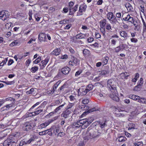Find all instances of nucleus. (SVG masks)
<instances>
[{
	"label": "nucleus",
	"instance_id": "nucleus-1",
	"mask_svg": "<svg viewBox=\"0 0 146 146\" xmlns=\"http://www.w3.org/2000/svg\"><path fill=\"white\" fill-rule=\"evenodd\" d=\"M98 132L96 131V130L94 128H92L89 127L87 129L86 132V135L84 138L86 141L92 139H94L98 137L99 134Z\"/></svg>",
	"mask_w": 146,
	"mask_h": 146
},
{
	"label": "nucleus",
	"instance_id": "nucleus-2",
	"mask_svg": "<svg viewBox=\"0 0 146 146\" xmlns=\"http://www.w3.org/2000/svg\"><path fill=\"white\" fill-rule=\"evenodd\" d=\"M107 83L108 87L110 89L111 92H113L115 90H116V85H115V82L113 80H108Z\"/></svg>",
	"mask_w": 146,
	"mask_h": 146
},
{
	"label": "nucleus",
	"instance_id": "nucleus-3",
	"mask_svg": "<svg viewBox=\"0 0 146 146\" xmlns=\"http://www.w3.org/2000/svg\"><path fill=\"white\" fill-rule=\"evenodd\" d=\"M32 124L30 122H26L23 125V129L24 131H29L33 130V127Z\"/></svg>",
	"mask_w": 146,
	"mask_h": 146
},
{
	"label": "nucleus",
	"instance_id": "nucleus-4",
	"mask_svg": "<svg viewBox=\"0 0 146 146\" xmlns=\"http://www.w3.org/2000/svg\"><path fill=\"white\" fill-rule=\"evenodd\" d=\"M111 92L112 93L110 95V98L113 100L118 102L119 100V99L116 90H115Z\"/></svg>",
	"mask_w": 146,
	"mask_h": 146
},
{
	"label": "nucleus",
	"instance_id": "nucleus-5",
	"mask_svg": "<svg viewBox=\"0 0 146 146\" xmlns=\"http://www.w3.org/2000/svg\"><path fill=\"white\" fill-rule=\"evenodd\" d=\"M88 92H89V90L85 86H82L78 90V92L82 95H85Z\"/></svg>",
	"mask_w": 146,
	"mask_h": 146
},
{
	"label": "nucleus",
	"instance_id": "nucleus-6",
	"mask_svg": "<svg viewBox=\"0 0 146 146\" xmlns=\"http://www.w3.org/2000/svg\"><path fill=\"white\" fill-rule=\"evenodd\" d=\"M72 60L69 62V64L70 65L74 66V65L77 66L79 64L80 61L76 58L73 56Z\"/></svg>",
	"mask_w": 146,
	"mask_h": 146
},
{
	"label": "nucleus",
	"instance_id": "nucleus-7",
	"mask_svg": "<svg viewBox=\"0 0 146 146\" xmlns=\"http://www.w3.org/2000/svg\"><path fill=\"white\" fill-rule=\"evenodd\" d=\"M86 8V6L85 5H80L79 7V12L77 13V15H82V13L83 11H85Z\"/></svg>",
	"mask_w": 146,
	"mask_h": 146
},
{
	"label": "nucleus",
	"instance_id": "nucleus-8",
	"mask_svg": "<svg viewBox=\"0 0 146 146\" xmlns=\"http://www.w3.org/2000/svg\"><path fill=\"white\" fill-rule=\"evenodd\" d=\"M71 113V111L68 110H66L64 111L61 114V116L64 119H66L69 117V115Z\"/></svg>",
	"mask_w": 146,
	"mask_h": 146
},
{
	"label": "nucleus",
	"instance_id": "nucleus-9",
	"mask_svg": "<svg viewBox=\"0 0 146 146\" xmlns=\"http://www.w3.org/2000/svg\"><path fill=\"white\" fill-rule=\"evenodd\" d=\"M78 6V5H76L74 7H72L71 8H69V15H73L74 13L77 10Z\"/></svg>",
	"mask_w": 146,
	"mask_h": 146
},
{
	"label": "nucleus",
	"instance_id": "nucleus-10",
	"mask_svg": "<svg viewBox=\"0 0 146 146\" xmlns=\"http://www.w3.org/2000/svg\"><path fill=\"white\" fill-rule=\"evenodd\" d=\"M11 143H16V142L15 141H13L11 139H8L4 141L3 143V146H9Z\"/></svg>",
	"mask_w": 146,
	"mask_h": 146
},
{
	"label": "nucleus",
	"instance_id": "nucleus-11",
	"mask_svg": "<svg viewBox=\"0 0 146 146\" xmlns=\"http://www.w3.org/2000/svg\"><path fill=\"white\" fill-rule=\"evenodd\" d=\"M70 70V68L67 67H65L62 68L61 70V72L64 74H68Z\"/></svg>",
	"mask_w": 146,
	"mask_h": 146
},
{
	"label": "nucleus",
	"instance_id": "nucleus-12",
	"mask_svg": "<svg viewBox=\"0 0 146 146\" xmlns=\"http://www.w3.org/2000/svg\"><path fill=\"white\" fill-rule=\"evenodd\" d=\"M143 78H141L138 84L135 86V90L137 91L139 90L138 88L140 89L141 88L142 85L143 84Z\"/></svg>",
	"mask_w": 146,
	"mask_h": 146
},
{
	"label": "nucleus",
	"instance_id": "nucleus-13",
	"mask_svg": "<svg viewBox=\"0 0 146 146\" xmlns=\"http://www.w3.org/2000/svg\"><path fill=\"white\" fill-rule=\"evenodd\" d=\"M46 35L45 34L43 33H40L38 35V39L40 41H45Z\"/></svg>",
	"mask_w": 146,
	"mask_h": 146
},
{
	"label": "nucleus",
	"instance_id": "nucleus-14",
	"mask_svg": "<svg viewBox=\"0 0 146 146\" xmlns=\"http://www.w3.org/2000/svg\"><path fill=\"white\" fill-rule=\"evenodd\" d=\"M49 61V59L48 58H46L44 60L42 61L40 64V66H42V68H41V69H43L44 68L48 63Z\"/></svg>",
	"mask_w": 146,
	"mask_h": 146
},
{
	"label": "nucleus",
	"instance_id": "nucleus-15",
	"mask_svg": "<svg viewBox=\"0 0 146 146\" xmlns=\"http://www.w3.org/2000/svg\"><path fill=\"white\" fill-rule=\"evenodd\" d=\"M119 33L121 36L124 38V40L127 39L128 36L127 33L126 32L124 31H120Z\"/></svg>",
	"mask_w": 146,
	"mask_h": 146
},
{
	"label": "nucleus",
	"instance_id": "nucleus-16",
	"mask_svg": "<svg viewBox=\"0 0 146 146\" xmlns=\"http://www.w3.org/2000/svg\"><path fill=\"white\" fill-rule=\"evenodd\" d=\"M60 49L59 48H57L51 52L50 54L52 55L58 56L60 54Z\"/></svg>",
	"mask_w": 146,
	"mask_h": 146
},
{
	"label": "nucleus",
	"instance_id": "nucleus-17",
	"mask_svg": "<svg viewBox=\"0 0 146 146\" xmlns=\"http://www.w3.org/2000/svg\"><path fill=\"white\" fill-rule=\"evenodd\" d=\"M41 108L38 109V108L36 109V110L35 112H33L31 113L30 114V116L35 115H37L40 112L42 111L43 110L40 109Z\"/></svg>",
	"mask_w": 146,
	"mask_h": 146
},
{
	"label": "nucleus",
	"instance_id": "nucleus-18",
	"mask_svg": "<svg viewBox=\"0 0 146 146\" xmlns=\"http://www.w3.org/2000/svg\"><path fill=\"white\" fill-rule=\"evenodd\" d=\"M96 110L95 108H92L91 109L88 110L87 111H85V112H84L82 114V116H85L86 115L87 113H90L91 112H92L93 111Z\"/></svg>",
	"mask_w": 146,
	"mask_h": 146
},
{
	"label": "nucleus",
	"instance_id": "nucleus-19",
	"mask_svg": "<svg viewBox=\"0 0 146 146\" xmlns=\"http://www.w3.org/2000/svg\"><path fill=\"white\" fill-rule=\"evenodd\" d=\"M120 76L121 78L123 80H127L128 77L129 76V75L127 74V73L122 72L121 73Z\"/></svg>",
	"mask_w": 146,
	"mask_h": 146
},
{
	"label": "nucleus",
	"instance_id": "nucleus-20",
	"mask_svg": "<svg viewBox=\"0 0 146 146\" xmlns=\"http://www.w3.org/2000/svg\"><path fill=\"white\" fill-rule=\"evenodd\" d=\"M86 37V34H79L77 35L76 36V39H81L85 38Z\"/></svg>",
	"mask_w": 146,
	"mask_h": 146
},
{
	"label": "nucleus",
	"instance_id": "nucleus-21",
	"mask_svg": "<svg viewBox=\"0 0 146 146\" xmlns=\"http://www.w3.org/2000/svg\"><path fill=\"white\" fill-rule=\"evenodd\" d=\"M129 98L134 100L138 102L139 100L140 97L138 96L134 95H130L129 96Z\"/></svg>",
	"mask_w": 146,
	"mask_h": 146
},
{
	"label": "nucleus",
	"instance_id": "nucleus-22",
	"mask_svg": "<svg viewBox=\"0 0 146 146\" xmlns=\"http://www.w3.org/2000/svg\"><path fill=\"white\" fill-rule=\"evenodd\" d=\"M101 27L103 29H104V27L105 26L106 23V20L105 19H104L100 21Z\"/></svg>",
	"mask_w": 146,
	"mask_h": 146
},
{
	"label": "nucleus",
	"instance_id": "nucleus-23",
	"mask_svg": "<svg viewBox=\"0 0 146 146\" xmlns=\"http://www.w3.org/2000/svg\"><path fill=\"white\" fill-rule=\"evenodd\" d=\"M110 72L108 67H106L105 69L101 71V74L102 75H105L109 73Z\"/></svg>",
	"mask_w": 146,
	"mask_h": 146
},
{
	"label": "nucleus",
	"instance_id": "nucleus-24",
	"mask_svg": "<svg viewBox=\"0 0 146 146\" xmlns=\"http://www.w3.org/2000/svg\"><path fill=\"white\" fill-rule=\"evenodd\" d=\"M81 125L80 124L79 121H77L76 122H74L72 125L73 127H79L81 126Z\"/></svg>",
	"mask_w": 146,
	"mask_h": 146
},
{
	"label": "nucleus",
	"instance_id": "nucleus-25",
	"mask_svg": "<svg viewBox=\"0 0 146 146\" xmlns=\"http://www.w3.org/2000/svg\"><path fill=\"white\" fill-rule=\"evenodd\" d=\"M92 117H90L87 118V124H86V127L88 126L93 121Z\"/></svg>",
	"mask_w": 146,
	"mask_h": 146
},
{
	"label": "nucleus",
	"instance_id": "nucleus-26",
	"mask_svg": "<svg viewBox=\"0 0 146 146\" xmlns=\"http://www.w3.org/2000/svg\"><path fill=\"white\" fill-rule=\"evenodd\" d=\"M1 14L0 15V19H2L3 20H5L6 19V16L5 15V12L3 11H1L0 12Z\"/></svg>",
	"mask_w": 146,
	"mask_h": 146
},
{
	"label": "nucleus",
	"instance_id": "nucleus-27",
	"mask_svg": "<svg viewBox=\"0 0 146 146\" xmlns=\"http://www.w3.org/2000/svg\"><path fill=\"white\" fill-rule=\"evenodd\" d=\"M139 21L138 20H137L136 19H134L133 22L132 23L133 24L135 27V29L137 28V27L139 25Z\"/></svg>",
	"mask_w": 146,
	"mask_h": 146
},
{
	"label": "nucleus",
	"instance_id": "nucleus-28",
	"mask_svg": "<svg viewBox=\"0 0 146 146\" xmlns=\"http://www.w3.org/2000/svg\"><path fill=\"white\" fill-rule=\"evenodd\" d=\"M79 121L82 125H85L84 126H86V124H87V118L82 119Z\"/></svg>",
	"mask_w": 146,
	"mask_h": 146
},
{
	"label": "nucleus",
	"instance_id": "nucleus-29",
	"mask_svg": "<svg viewBox=\"0 0 146 146\" xmlns=\"http://www.w3.org/2000/svg\"><path fill=\"white\" fill-rule=\"evenodd\" d=\"M113 16V13L111 12H109L107 14V18L109 20H111L112 19Z\"/></svg>",
	"mask_w": 146,
	"mask_h": 146
},
{
	"label": "nucleus",
	"instance_id": "nucleus-30",
	"mask_svg": "<svg viewBox=\"0 0 146 146\" xmlns=\"http://www.w3.org/2000/svg\"><path fill=\"white\" fill-rule=\"evenodd\" d=\"M117 139L119 142H123L126 140V138L125 137L120 136L117 138Z\"/></svg>",
	"mask_w": 146,
	"mask_h": 146
},
{
	"label": "nucleus",
	"instance_id": "nucleus-31",
	"mask_svg": "<svg viewBox=\"0 0 146 146\" xmlns=\"http://www.w3.org/2000/svg\"><path fill=\"white\" fill-rule=\"evenodd\" d=\"M83 52L84 54L86 56H88L90 54V51L86 49H84L83 51Z\"/></svg>",
	"mask_w": 146,
	"mask_h": 146
},
{
	"label": "nucleus",
	"instance_id": "nucleus-32",
	"mask_svg": "<svg viewBox=\"0 0 146 146\" xmlns=\"http://www.w3.org/2000/svg\"><path fill=\"white\" fill-rule=\"evenodd\" d=\"M4 101H10L11 102H12L11 103H15V100L14 98H7L5 99L4 100Z\"/></svg>",
	"mask_w": 146,
	"mask_h": 146
},
{
	"label": "nucleus",
	"instance_id": "nucleus-33",
	"mask_svg": "<svg viewBox=\"0 0 146 146\" xmlns=\"http://www.w3.org/2000/svg\"><path fill=\"white\" fill-rule=\"evenodd\" d=\"M99 123L100 125V127L101 128H103L106 125V121L102 122L99 121Z\"/></svg>",
	"mask_w": 146,
	"mask_h": 146
},
{
	"label": "nucleus",
	"instance_id": "nucleus-34",
	"mask_svg": "<svg viewBox=\"0 0 146 146\" xmlns=\"http://www.w3.org/2000/svg\"><path fill=\"white\" fill-rule=\"evenodd\" d=\"M122 49L121 46H119L115 48V52L116 53L122 50Z\"/></svg>",
	"mask_w": 146,
	"mask_h": 146
},
{
	"label": "nucleus",
	"instance_id": "nucleus-35",
	"mask_svg": "<svg viewBox=\"0 0 146 146\" xmlns=\"http://www.w3.org/2000/svg\"><path fill=\"white\" fill-rule=\"evenodd\" d=\"M27 144H28L27 143V141H25V140H21L19 143V146H23V145H26Z\"/></svg>",
	"mask_w": 146,
	"mask_h": 146
},
{
	"label": "nucleus",
	"instance_id": "nucleus-36",
	"mask_svg": "<svg viewBox=\"0 0 146 146\" xmlns=\"http://www.w3.org/2000/svg\"><path fill=\"white\" fill-rule=\"evenodd\" d=\"M138 102L142 103L143 104H146V99L141 98V99L139 98V100Z\"/></svg>",
	"mask_w": 146,
	"mask_h": 146
},
{
	"label": "nucleus",
	"instance_id": "nucleus-37",
	"mask_svg": "<svg viewBox=\"0 0 146 146\" xmlns=\"http://www.w3.org/2000/svg\"><path fill=\"white\" fill-rule=\"evenodd\" d=\"M41 60V57L40 56L38 57L34 61H33V63L36 64L39 63Z\"/></svg>",
	"mask_w": 146,
	"mask_h": 146
},
{
	"label": "nucleus",
	"instance_id": "nucleus-38",
	"mask_svg": "<svg viewBox=\"0 0 146 146\" xmlns=\"http://www.w3.org/2000/svg\"><path fill=\"white\" fill-rule=\"evenodd\" d=\"M38 68L37 66H34V67H32L31 69V71L33 73L35 72L36 71L38 70Z\"/></svg>",
	"mask_w": 146,
	"mask_h": 146
},
{
	"label": "nucleus",
	"instance_id": "nucleus-39",
	"mask_svg": "<svg viewBox=\"0 0 146 146\" xmlns=\"http://www.w3.org/2000/svg\"><path fill=\"white\" fill-rule=\"evenodd\" d=\"M3 82L5 83L7 85H11L15 83V82L14 81H3Z\"/></svg>",
	"mask_w": 146,
	"mask_h": 146
},
{
	"label": "nucleus",
	"instance_id": "nucleus-40",
	"mask_svg": "<svg viewBox=\"0 0 146 146\" xmlns=\"http://www.w3.org/2000/svg\"><path fill=\"white\" fill-rule=\"evenodd\" d=\"M53 130V128H51L49 129H48V131L47 132V133L50 136H51L52 134V131Z\"/></svg>",
	"mask_w": 146,
	"mask_h": 146
},
{
	"label": "nucleus",
	"instance_id": "nucleus-41",
	"mask_svg": "<svg viewBox=\"0 0 146 146\" xmlns=\"http://www.w3.org/2000/svg\"><path fill=\"white\" fill-rule=\"evenodd\" d=\"M129 14L127 15V16L126 17H124V16H123V15L122 16V17H123V18L122 19V20H123L125 21H128V19H129L128 18H129Z\"/></svg>",
	"mask_w": 146,
	"mask_h": 146
},
{
	"label": "nucleus",
	"instance_id": "nucleus-42",
	"mask_svg": "<svg viewBox=\"0 0 146 146\" xmlns=\"http://www.w3.org/2000/svg\"><path fill=\"white\" fill-rule=\"evenodd\" d=\"M14 104V103H11V104H8L7 105L5 106L6 107V108L7 109V110L9 109V108L12 107L13 105V104Z\"/></svg>",
	"mask_w": 146,
	"mask_h": 146
},
{
	"label": "nucleus",
	"instance_id": "nucleus-43",
	"mask_svg": "<svg viewBox=\"0 0 146 146\" xmlns=\"http://www.w3.org/2000/svg\"><path fill=\"white\" fill-rule=\"evenodd\" d=\"M46 104V102L45 101L38 108V109H39L40 108H44V106Z\"/></svg>",
	"mask_w": 146,
	"mask_h": 146
},
{
	"label": "nucleus",
	"instance_id": "nucleus-44",
	"mask_svg": "<svg viewBox=\"0 0 146 146\" xmlns=\"http://www.w3.org/2000/svg\"><path fill=\"white\" fill-rule=\"evenodd\" d=\"M89 102L88 99H86L83 100L82 101V103L84 104H87Z\"/></svg>",
	"mask_w": 146,
	"mask_h": 146
},
{
	"label": "nucleus",
	"instance_id": "nucleus-45",
	"mask_svg": "<svg viewBox=\"0 0 146 146\" xmlns=\"http://www.w3.org/2000/svg\"><path fill=\"white\" fill-rule=\"evenodd\" d=\"M88 89L89 91L92 90L93 88V86L92 84H89L87 86Z\"/></svg>",
	"mask_w": 146,
	"mask_h": 146
},
{
	"label": "nucleus",
	"instance_id": "nucleus-46",
	"mask_svg": "<svg viewBox=\"0 0 146 146\" xmlns=\"http://www.w3.org/2000/svg\"><path fill=\"white\" fill-rule=\"evenodd\" d=\"M128 19H128V21L131 23H132L134 19L133 17H131L129 15V17Z\"/></svg>",
	"mask_w": 146,
	"mask_h": 146
},
{
	"label": "nucleus",
	"instance_id": "nucleus-47",
	"mask_svg": "<svg viewBox=\"0 0 146 146\" xmlns=\"http://www.w3.org/2000/svg\"><path fill=\"white\" fill-rule=\"evenodd\" d=\"M74 3L72 1H70L68 3L69 8H71L74 5Z\"/></svg>",
	"mask_w": 146,
	"mask_h": 146
},
{
	"label": "nucleus",
	"instance_id": "nucleus-48",
	"mask_svg": "<svg viewBox=\"0 0 146 146\" xmlns=\"http://www.w3.org/2000/svg\"><path fill=\"white\" fill-rule=\"evenodd\" d=\"M65 134L64 132H60L58 133L57 135L58 136H59L60 137H63L65 135Z\"/></svg>",
	"mask_w": 146,
	"mask_h": 146
},
{
	"label": "nucleus",
	"instance_id": "nucleus-49",
	"mask_svg": "<svg viewBox=\"0 0 146 146\" xmlns=\"http://www.w3.org/2000/svg\"><path fill=\"white\" fill-rule=\"evenodd\" d=\"M82 70H81L77 71L75 73V76L76 77L78 76L82 72Z\"/></svg>",
	"mask_w": 146,
	"mask_h": 146
},
{
	"label": "nucleus",
	"instance_id": "nucleus-50",
	"mask_svg": "<svg viewBox=\"0 0 146 146\" xmlns=\"http://www.w3.org/2000/svg\"><path fill=\"white\" fill-rule=\"evenodd\" d=\"M35 140V138L33 137L31 138L29 140L27 141V143L28 144L30 143L32 141H34Z\"/></svg>",
	"mask_w": 146,
	"mask_h": 146
},
{
	"label": "nucleus",
	"instance_id": "nucleus-51",
	"mask_svg": "<svg viewBox=\"0 0 146 146\" xmlns=\"http://www.w3.org/2000/svg\"><path fill=\"white\" fill-rule=\"evenodd\" d=\"M69 50L70 52L72 54H74L75 53V51L72 48L70 47L69 48Z\"/></svg>",
	"mask_w": 146,
	"mask_h": 146
},
{
	"label": "nucleus",
	"instance_id": "nucleus-52",
	"mask_svg": "<svg viewBox=\"0 0 146 146\" xmlns=\"http://www.w3.org/2000/svg\"><path fill=\"white\" fill-rule=\"evenodd\" d=\"M81 108H84V110H87L89 108V107L87 105L82 106Z\"/></svg>",
	"mask_w": 146,
	"mask_h": 146
},
{
	"label": "nucleus",
	"instance_id": "nucleus-53",
	"mask_svg": "<svg viewBox=\"0 0 146 146\" xmlns=\"http://www.w3.org/2000/svg\"><path fill=\"white\" fill-rule=\"evenodd\" d=\"M94 39L92 37H90L89 38L87 39V41L88 42H91L94 41Z\"/></svg>",
	"mask_w": 146,
	"mask_h": 146
},
{
	"label": "nucleus",
	"instance_id": "nucleus-54",
	"mask_svg": "<svg viewBox=\"0 0 146 146\" xmlns=\"http://www.w3.org/2000/svg\"><path fill=\"white\" fill-rule=\"evenodd\" d=\"M131 41L132 42L136 43L137 42L138 40L136 38H132L131 39Z\"/></svg>",
	"mask_w": 146,
	"mask_h": 146
},
{
	"label": "nucleus",
	"instance_id": "nucleus-55",
	"mask_svg": "<svg viewBox=\"0 0 146 146\" xmlns=\"http://www.w3.org/2000/svg\"><path fill=\"white\" fill-rule=\"evenodd\" d=\"M106 29L107 30H109L111 29V27L110 24L107 23L106 25Z\"/></svg>",
	"mask_w": 146,
	"mask_h": 146
},
{
	"label": "nucleus",
	"instance_id": "nucleus-56",
	"mask_svg": "<svg viewBox=\"0 0 146 146\" xmlns=\"http://www.w3.org/2000/svg\"><path fill=\"white\" fill-rule=\"evenodd\" d=\"M18 43V42H17L16 40L12 42L10 44V45L11 46H13L16 45Z\"/></svg>",
	"mask_w": 146,
	"mask_h": 146
},
{
	"label": "nucleus",
	"instance_id": "nucleus-57",
	"mask_svg": "<svg viewBox=\"0 0 146 146\" xmlns=\"http://www.w3.org/2000/svg\"><path fill=\"white\" fill-rule=\"evenodd\" d=\"M68 10L69 9L68 7H65L63 8V11L64 13H66L68 12Z\"/></svg>",
	"mask_w": 146,
	"mask_h": 146
},
{
	"label": "nucleus",
	"instance_id": "nucleus-58",
	"mask_svg": "<svg viewBox=\"0 0 146 146\" xmlns=\"http://www.w3.org/2000/svg\"><path fill=\"white\" fill-rule=\"evenodd\" d=\"M45 127H46L45 126L44 124V123H42L38 126V128L39 129H42L43 128Z\"/></svg>",
	"mask_w": 146,
	"mask_h": 146
},
{
	"label": "nucleus",
	"instance_id": "nucleus-59",
	"mask_svg": "<svg viewBox=\"0 0 146 146\" xmlns=\"http://www.w3.org/2000/svg\"><path fill=\"white\" fill-rule=\"evenodd\" d=\"M11 24H12V23H7L5 25V26H6V28L7 29H9V27H11Z\"/></svg>",
	"mask_w": 146,
	"mask_h": 146
},
{
	"label": "nucleus",
	"instance_id": "nucleus-60",
	"mask_svg": "<svg viewBox=\"0 0 146 146\" xmlns=\"http://www.w3.org/2000/svg\"><path fill=\"white\" fill-rule=\"evenodd\" d=\"M74 104L72 103H69L68 106L67 107V109H69L72 106L74 105Z\"/></svg>",
	"mask_w": 146,
	"mask_h": 146
},
{
	"label": "nucleus",
	"instance_id": "nucleus-61",
	"mask_svg": "<svg viewBox=\"0 0 146 146\" xmlns=\"http://www.w3.org/2000/svg\"><path fill=\"white\" fill-rule=\"evenodd\" d=\"M108 59V58L107 57L104 58L103 59L104 61V63L105 64H106L107 63Z\"/></svg>",
	"mask_w": 146,
	"mask_h": 146
},
{
	"label": "nucleus",
	"instance_id": "nucleus-62",
	"mask_svg": "<svg viewBox=\"0 0 146 146\" xmlns=\"http://www.w3.org/2000/svg\"><path fill=\"white\" fill-rule=\"evenodd\" d=\"M116 17L118 18H121V13H118L116 14Z\"/></svg>",
	"mask_w": 146,
	"mask_h": 146
},
{
	"label": "nucleus",
	"instance_id": "nucleus-63",
	"mask_svg": "<svg viewBox=\"0 0 146 146\" xmlns=\"http://www.w3.org/2000/svg\"><path fill=\"white\" fill-rule=\"evenodd\" d=\"M95 36L97 38H100L101 37V35L100 34L98 33H96L95 34Z\"/></svg>",
	"mask_w": 146,
	"mask_h": 146
},
{
	"label": "nucleus",
	"instance_id": "nucleus-64",
	"mask_svg": "<svg viewBox=\"0 0 146 146\" xmlns=\"http://www.w3.org/2000/svg\"><path fill=\"white\" fill-rule=\"evenodd\" d=\"M68 57V56L66 54H65L64 55H62L61 56V58L62 59H66Z\"/></svg>",
	"mask_w": 146,
	"mask_h": 146
}]
</instances>
